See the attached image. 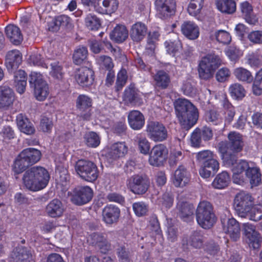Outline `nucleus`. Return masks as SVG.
Here are the masks:
<instances>
[{
    "label": "nucleus",
    "instance_id": "60",
    "mask_svg": "<svg viewBox=\"0 0 262 262\" xmlns=\"http://www.w3.org/2000/svg\"><path fill=\"white\" fill-rule=\"evenodd\" d=\"M50 66L51 67V70L50 74L51 76L58 80L61 79L63 75L62 66L57 61L51 63Z\"/></svg>",
    "mask_w": 262,
    "mask_h": 262
},
{
    "label": "nucleus",
    "instance_id": "59",
    "mask_svg": "<svg viewBox=\"0 0 262 262\" xmlns=\"http://www.w3.org/2000/svg\"><path fill=\"white\" fill-rule=\"evenodd\" d=\"M173 202V198L170 192L164 193L162 196L159 199L158 203L162 209L170 208Z\"/></svg>",
    "mask_w": 262,
    "mask_h": 262
},
{
    "label": "nucleus",
    "instance_id": "35",
    "mask_svg": "<svg viewBox=\"0 0 262 262\" xmlns=\"http://www.w3.org/2000/svg\"><path fill=\"white\" fill-rule=\"evenodd\" d=\"M183 244H186L194 248L200 249L203 244L204 238L203 235L199 232H193L185 239L183 241Z\"/></svg>",
    "mask_w": 262,
    "mask_h": 262
},
{
    "label": "nucleus",
    "instance_id": "55",
    "mask_svg": "<svg viewBox=\"0 0 262 262\" xmlns=\"http://www.w3.org/2000/svg\"><path fill=\"white\" fill-rule=\"evenodd\" d=\"M128 76L127 71L124 69H121L117 74V80L115 84V89L119 91L125 85Z\"/></svg>",
    "mask_w": 262,
    "mask_h": 262
},
{
    "label": "nucleus",
    "instance_id": "36",
    "mask_svg": "<svg viewBox=\"0 0 262 262\" xmlns=\"http://www.w3.org/2000/svg\"><path fill=\"white\" fill-rule=\"evenodd\" d=\"M216 5L217 9L222 13L232 14L236 10L234 0H216Z\"/></svg>",
    "mask_w": 262,
    "mask_h": 262
},
{
    "label": "nucleus",
    "instance_id": "47",
    "mask_svg": "<svg viewBox=\"0 0 262 262\" xmlns=\"http://www.w3.org/2000/svg\"><path fill=\"white\" fill-rule=\"evenodd\" d=\"M244 236L245 241L249 247L253 249H257L259 247L261 242V237L258 231L249 233Z\"/></svg>",
    "mask_w": 262,
    "mask_h": 262
},
{
    "label": "nucleus",
    "instance_id": "16",
    "mask_svg": "<svg viewBox=\"0 0 262 262\" xmlns=\"http://www.w3.org/2000/svg\"><path fill=\"white\" fill-rule=\"evenodd\" d=\"M75 79L80 85L89 86L94 81V72L86 67L80 68L75 75Z\"/></svg>",
    "mask_w": 262,
    "mask_h": 262
},
{
    "label": "nucleus",
    "instance_id": "56",
    "mask_svg": "<svg viewBox=\"0 0 262 262\" xmlns=\"http://www.w3.org/2000/svg\"><path fill=\"white\" fill-rule=\"evenodd\" d=\"M85 25L90 30H98L100 27L99 19L94 14H88L85 19Z\"/></svg>",
    "mask_w": 262,
    "mask_h": 262
},
{
    "label": "nucleus",
    "instance_id": "63",
    "mask_svg": "<svg viewBox=\"0 0 262 262\" xmlns=\"http://www.w3.org/2000/svg\"><path fill=\"white\" fill-rule=\"evenodd\" d=\"M181 90L186 96L193 97L196 94V90L190 81L184 82L181 87Z\"/></svg>",
    "mask_w": 262,
    "mask_h": 262
},
{
    "label": "nucleus",
    "instance_id": "1",
    "mask_svg": "<svg viewBox=\"0 0 262 262\" xmlns=\"http://www.w3.org/2000/svg\"><path fill=\"white\" fill-rule=\"evenodd\" d=\"M50 179V174L45 168L36 166L28 169L25 172L23 182L27 189L35 192L46 187Z\"/></svg>",
    "mask_w": 262,
    "mask_h": 262
},
{
    "label": "nucleus",
    "instance_id": "13",
    "mask_svg": "<svg viewBox=\"0 0 262 262\" xmlns=\"http://www.w3.org/2000/svg\"><path fill=\"white\" fill-rule=\"evenodd\" d=\"M224 232L228 234L231 240L237 241L241 237V227L239 223L234 218L223 221L221 219Z\"/></svg>",
    "mask_w": 262,
    "mask_h": 262
},
{
    "label": "nucleus",
    "instance_id": "29",
    "mask_svg": "<svg viewBox=\"0 0 262 262\" xmlns=\"http://www.w3.org/2000/svg\"><path fill=\"white\" fill-rule=\"evenodd\" d=\"M118 0H102L103 7L100 6L99 2L98 6H95V11L100 14L113 13L118 9Z\"/></svg>",
    "mask_w": 262,
    "mask_h": 262
},
{
    "label": "nucleus",
    "instance_id": "48",
    "mask_svg": "<svg viewBox=\"0 0 262 262\" xmlns=\"http://www.w3.org/2000/svg\"><path fill=\"white\" fill-rule=\"evenodd\" d=\"M88 51L86 47L79 46L74 51L73 58L74 62L76 64H80L87 58Z\"/></svg>",
    "mask_w": 262,
    "mask_h": 262
},
{
    "label": "nucleus",
    "instance_id": "27",
    "mask_svg": "<svg viewBox=\"0 0 262 262\" xmlns=\"http://www.w3.org/2000/svg\"><path fill=\"white\" fill-rule=\"evenodd\" d=\"M5 33L10 41L15 45H19L23 40V35L18 27L13 25L5 28Z\"/></svg>",
    "mask_w": 262,
    "mask_h": 262
},
{
    "label": "nucleus",
    "instance_id": "19",
    "mask_svg": "<svg viewBox=\"0 0 262 262\" xmlns=\"http://www.w3.org/2000/svg\"><path fill=\"white\" fill-rule=\"evenodd\" d=\"M12 257L16 262H29L32 258V252L30 247L18 246L15 248Z\"/></svg>",
    "mask_w": 262,
    "mask_h": 262
},
{
    "label": "nucleus",
    "instance_id": "53",
    "mask_svg": "<svg viewBox=\"0 0 262 262\" xmlns=\"http://www.w3.org/2000/svg\"><path fill=\"white\" fill-rule=\"evenodd\" d=\"M84 140L86 144L91 147H96L100 143L99 136L93 132L86 134L84 136Z\"/></svg>",
    "mask_w": 262,
    "mask_h": 262
},
{
    "label": "nucleus",
    "instance_id": "64",
    "mask_svg": "<svg viewBox=\"0 0 262 262\" xmlns=\"http://www.w3.org/2000/svg\"><path fill=\"white\" fill-rule=\"evenodd\" d=\"M249 219L254 221H258L262 218V205H257L252 207L249 213Z\"/></svg>",
    "mask_w": 262,
    "mask_h": 262
},
{
    "label": "nucleus",
    "instance_id": "37",
    "mask_svg": "<svg viewBox=\"0 0 262 262\" xmlns=\"http://www.w3.org/2000/svg\"><path fill=\"white\" fill-rule=\"evenodd\" d=\"M221 105L224 109L225 122L228 123H230L233 120L235 114L234 106L229 101L226 96L223 97L221 100Z\"/></svg>",
    "mask_w": 262,
    "mask_h": 262
},
{
    "label": "nucleus",
    "instance_id": "10",
    "mask_svg": "<svg viewBox=\"0 0 262 262\" xmlns=\"http://www.w3.org/2000/svg\"><path fill=\"white\" fill-rule=\"evenodd\" d=\"M149 180L146 177L134 175L127 180V185L136 194H143L149 186Z\"/></svg>",
    "mask_w": 262,
    "mask_h": 262
},
{
    "label": "nucleus",
    "instance_id": "34",
    "mask_svg": "<svg viewBox=\"0 0 262 262\" xmlns=\"http://www.w3.org/2000/svg\"><path fill=\"white\" fill-rule=\"evenodd\" d=\"M241 10L248 24L255 25L257 23V19L253 14L252 7L248 2H244L241 4Z\"/></svg>",
    "mask_w": 262,
    "mask_h": 262
},
{
    "label": "nucleus",
    "instance_id": "31",
    "mask_svg": "<svg viewBox=\"0 0 262 262\" xmlns=\"http://www.w3.org/2000/svg\"><path fill=\"white\" fill-rule=\"evenodd\" d=\"M17 124L20 132L27 134L31 135L35 132V128L32 124L22 114L16 117Z\"/></svg>",
    "mask_w": 262,
    "mask_h": 262
},
{
    "label": "nucleus",
    "instance_id": "62",
    "mask_svg": "<svg viewBox=\"0 0 262 262\" xmlns=\"http://www.w3.org/2000/svg\"><path fill=\"white\" fill-rule=\"evenodd\" d=\"M133 209L136 215L142 216L146 214L148 211V206L142 202H138L133 204Z\"/></svg>",
    "mask_w": 262,
    "mask_h": 262
},
{
    "label": "nucleus",
    "instance_id": "42",
    "mask_svg": "<svg viewBox=\"0 0 262 262\" xmlns=\"http://www.w3.org/2000/svg\"><path fill=\"white\" fill-rule=\"evenodd\" d=\"M230 182L229 175L226 171L218 174L212 183V186L216 189H223L227 187Z\"/></svg>",
    "mask_w": 262,
    "mask_h": 262
},
{
    "label": "nucleus",
    "instance_id": "25",
    "mask_svg": "<svg viewBox=\"0 0 262 262\" xmlns=\"http://www.w3.org/2000/svg\"><path fill=\"white\" fill-rule=\"evenodd\" d=\"M245 175L248 179L251 187L257 186L261 182L260 169L255 166V164L253 162L251 163L249 168H248Z\"/></svg>",
    "mask_w": 262,
    "mask_h": 262
},
{
    "label": "nucleus",
    "instance_id": "9",
    "mask_svg": "<svg viewBox=\"0 0 262 262\" xmlns=\"http://www.w3.org/2000/svg\"><path fill=\"white\" fill-rule=\"evenodd\" d=\"M155 5L157 15L161 19H166L175 13L176 3L174 0H156Z\"/></svg>",
    "mask_w": 262,
    "mask_h": 262
},
{
    "label": "nucleus",
    "instance_id": "18",
    "mask_svg": "<svg viewBox=\"0 0 262 262\" xmlns=\"http://www.w3.org/2000/svg\"><path fill=\"white\" fill-rule=\"evenodd\" d=\"M88 241L90 244L97 246L102 253H105L111 249L105 234L93 233L89 236Z\"/></svg>",
    "mask_w": 262,
    "mask_h": 262
},
{
    "label": "nucleus",
    "instance_id": "11",
    "mask_svg": "<svg viewBox=\"0 0 262 262\" xmlns=\"http://www.w3.org/2000/svg\"><path fill=\"white\" fill-rule=\"evenodd\" d=\"M93 100L92 98L85 95H80L76 99V108L79 112V116L83 120H89L92 113Z\"/></svg>",
    "mask_w": 262,
    "mask_h": 262
},
{
    "label": "nucleus",
    "instance_id": "39",
    "mask_svg": "<svg viewBox=\"0 0 262 262\" xmlns=\"http://www.w3.org/2000/svg\"><path fill=\"white\" fill-rule=\"evenodd\" d=\"M233 74L238 81L242 82L251 83L253 80V77L251 72L243 67L235 68Z\"/></svg>",
    "mask_w": 262,
    "mask_h": 262
},
{
    "label": "nucleus",
    "instance_id": "28",
    "mask_svg": "<svg viewBox=\"0 0 262 262\" xmlns=\"http://www.w3.org/2000/svg\"><path fill=\"white\" fill-rule=\"evenodd\" d=\"M128 36L126 27L123 25H117L110 33V38L114 41L121 43L125 41Z\"/></svg>",
    "mask_w": 262,
    "mask_h": 262
},
{
    "label": "nucleus",
    "instance_id": "45",
    "mask_svg": "<svg viewBox=\"0 0 262 262\" xmlns=\"http://www.w3.org/2000/svg\"><path fill=\"white\" fill-rule=\"evenodd\" d=\"M204 0H190L187 7L189 14L192 16H196L200 14L203 7Z\"/></svg>",
    "mask_w": 262,
    "mask_h": 262
},
{
    "label": "nucleus",
    "instance_id": "17",
    "mask_svg": "<svg viewBox=\"0 0 262 262\" xmlns=\"http://www.w3.org/2000/svg\"><path fill=\"white\" fill-rule=\"evenodd\" d=\"M120 215V209L113 205L106 206L102 211L103 220L106 224L109 225L116 223Z\"/></svg>",
    "mask_w": 262,
    "mask_h": 262
},
{
    "label": "nucleus",
    "instance_id": "23",
    "mask_svg": "<svg viewBox=\"0 0 262 262\" xmlns=\"http://www.w3.org/2000/svg\"><path fill=\"white\" fill-rule=\"evenodd\" d=\"M183 34L189 39L194 40L198 38L200 34L199 28L196 24L191 21H186L181 25Z\"/></svg>",
    "mask_w": 262,
    "mask_h": 262
},
{
    "label": "nucleus",
    "instance_id": "44",
    "mask_svg": "<svg viewBox=\"0 0 262 262\" xmlns=\"http://www.w3.org/2000/svg\"><path fill=\"white\" fill-rule=\"evenodd\" d=\"M134 140L138 145L141 153L144 155H147L149 153L150 144L145 136L139 134L135 137Z\"/></svg>",
    "mask_w": 262,
    "mask_h": 262
},
{
    "label": "nucleus",
    "instance_id": "4",
    "mask_svg": "<svg viewBox=\"0 0 262 262\" xmlns=\"http://www.w3.org/2000/svg\"><path fill=\"white\" fill-rule=\"evenodd\" d=\"M198 224L204 229H209L216 222L213 208L211 203L206 201L199 203L195 212Z\"/></svg>",
    "mask_w": 262,
    "mask_h": 262
},
{
    "label": "nucleus",
    "instance_id": "33",
    "mask_svg": "<svg viewBox=\"0 0 262 262\" xmlns=\"http://www.w3.org/2000/svg\"><path fill=\"white\" fill-rule=\"evenodd\" d=\"M127 152V147L124 142H118L114 144L108 153V157L115 160L125 155Z\"/></svg>",
    "mask_w": 262,
    "mask_h": 262
},
{
    "label": "nucleus",
    "instance_id": "5",
    "mask_svg": "<svg viewBox=\"0 0 262 262\" xmlns=\"http://www.w3.org/2000/svg\"><path fill=\"white\" fill-rule=\"evenodd\" d=\"M222 63L221 58L214 54H209L203 57L199 62L198 73L199 77L207 80L213 76V73Z\"/></svg>",
    "mask_w": 262,
    "mask_h": 262
},
{
    "label": "nucleus",
    "instance_id": "32",
    "mask_svg": "<svg viewBox=\"0 0 262 262\" xmlns=\"http://www.w3.org/2000/svg\"><path fill=\"white\" fill-rule=\"evenodd\" d=\"M14 99V94L11 89L7 86L0 87V107L9 106Z\"/></svg>",
    "mask_w": 262,
    "mask_h": 262
},
{
    "label": "nucleus",
    "instance_id": "40",
    "mask_svg": "<svg viewBox=\"0 0 262 262\" xmlns=\"http://www.w3.org/2000/svg\"><path fill=\"white\" fill-rule=\"evenodd\" d=\"M154 80L158 87L166 89L170 82V78L168 73L163 70L158 71L154 76Z\"/></svg>",
    "mask_w": 262,
    "mask_h": 262
},
{
    "label": "nucleus",
    "instance_id": "22",
    "mask_svg": "<svg viewBox=\"0 0 262 262\" xmlns=\"http://www.w3.org/2000/svg\"><path fill=\"white\" fill-rule=\"evenodd\" d=\"M128 122L132 129L139 130L143 127L145 124V118L140 111L133 110L128 113Z\"/></svg>",
    "mask_w": 262,
    "mask_h": 262
},
{
    "label": "nucleus",
    "instance_id": "24",
    "mask_svg": "<svg viewBox=\"0 0 262 262\" xmlns=\"http://www.w3.org/2000/svg\"><path fill=\"white\" fill-rule=\"evenodd\" d=\"M21 62V55L19 51L13 50L8 52L6 56L5 64L8 70L18 68Z\"/></svg>",
    "mask_w": 262,
    "mask_h": 262
},
{
    "label": "nucleus",
    "instance_id": "61",
    "mask_svg": "<svg viewBox=\"0 0 262 262\" xmlns=\"http://www.w3.org/2000/svg\"><path fill=\"white\" fill-rule=\"evenodd\" d=\"M29 62L33 66L40 67L47 69L49 64L48 60H44L42 59L39 54H33L30 56Z\"/></svg>",
    "mask_w": 262,
    "mask_h": 262
},
{
    "label": "nucleus",
    "instance_id": "21",
    "mask_svg": "<svg viewBox=\"0 0 262 262\" xmlns=\"http://www.w3.org/2000/svg\"><path fill=\"white\" fill-rule=\"evenodd\" d=\"M190 178L188 172L183 166H180L175 171L173 183L175 186L183 187L188 184Z\"/></svg>",
    "mask_w": 262,
    "mask_h": 262
},
{
    "label": "nucleus",
    "instance_id": "52",
    "mask_svg": "<svg viewBox=\"0 0 262 262\" xmlns=\"http://www.w3.org/2000/svg\"><path fill=\"white\" fill-rule=\"evenodd\" d=\"M252 92L255 95L259 96L262 94V69L256 74L253 80Z\"/></svg>",
    "mask_w": 262,
    "mask_h": 262
},
{
    "label": "nucleus",
    "instance_id": "26",
    "mask_svg": "<svg viewBox=\"0 0 262 262\" xmlns=\"http://www.w3.org/2000/svg\"><path fill=\"white\" fill-rule=\"evenodd\" d=\"M146 32L147 28L145 24L137 22L132 26L130 36L133 41L139 42L144 38Z\"/></svg>",
    "mask_w": 262,
    "mask_h": 262
},
{
    "label": "nucleus",
    "instance_id": "54",
    "mask_svg": "<svg viewBox=\"0 0 262 262\" xmlns=\"http://www.w3.org/2000/svg\"><path fill=\"white\" fill-rule=\"evenodd\" d=\"M212 39L215 38L216 40L223 44L229 43L231 40V37L229 33L224 30H219L211 35Z\"/></svg>",
    "mask_w": 262,
    "mask_h": 262
},
{
    "label": "nucleus",
    "instance_id": "8",
    "mask_svg": "<svg viewBox=\"0 0 262 262\" xmlns=\"http://www.w3.org/2000/svg\"><path fill=\"white\" fill-rule=\"evenodd\" d=\"M148 137L155 142H161L168 138V131L165 125L158 121H148L146 126Z\"/></svg>",
    "mask_w": 262,
    "mask_h": 262
},
{
    "label": "nucleus",
    "instance_id": "38",
    "mask_svg": "<svg viewBox=\"0 0 262 262\" xmlns=\"http://www.w3.org/2000/svg\"><path fill=\"white\" fill-rule=\"evenodd\" d=\"M30 165L39 161L41 158L40 151L33 148H28L24 149L21 152Z\"/></svg>",
    "mask_w": 262,
    "mask_h": 262
},
{
    "label": "nucleus",
    "instance_id": "30",
    "mask_svg": "<svg viewBox=\"0 0 262 262\" xmlns=\"http://www.w3.org/2000/svg\"><path fill=\"white\" fill-rule=\"evenodd\" d=\"M229 140V147L233 152H238L243 147L242 136L236 132H230L228 136Z\"/></svg>",
    "mask_w": 262,
    "mask_h": 262
},
{
    "label": "nucleus",
    "instance_id": "49",
    "mask_svg": "<svg viewBox=\"0 0 262 262\" xmlns=\"http://www.w3.org/2000/svg\"><path fill=\"white\" fill-rule=\"evenodd\" d=\"M229 90L231 96L235 99H242L245 96L246 91L239 83H235L231 85Z\"/></svg>",
    "mask_w": 262,
    "mask_h": 262
},
{
    "label": "nucleus",
    "instance_id": "41",
    "mask_svg": "<svg viewBox=\"0 0 262 262\" xmlns=\"http://www.w3.org/2000/svg\"><path fill=\"white\" fill-rule=\"evenodd\" d=\"M27 76L25 72L23 70H18L14 75V81L17 91L19 94H23L27 85Z\"/></svg>",
    "mask_w": 262,
    "mask_h": 262
},
{
    "label": "nucleus",
    "instance_id": "3",
    "mask_svg": "<svg viewBox=\"0 0 262 262\" xmlns=\"http://www.w3.org/2000/svg\"><path fill=\"white\" fill-rule=\"evenodd\" d=\"M196 158L200 164L199 173L203 178L214 175L219 169L220 164L212 151L205 150L197 153Z\"/></svg>",
    "mask_w": 262,
    "mask_h": 262
},
{
    "label": "nucleus",
    "instance_id": "58",
    "mask_svg": "<svg viewBox=\"0 0 262 262\" xmlns=\"http://www.w3.org/2000/svg\"><path fill=\"white\" fill-rule=\"evenodd\" d=\"M206 119L213 125H219L223 123V119L217 112L211 110L206 113Z\"/></svg>",
    "mask_w": 262,
    "mask_h": 262
},
{
    "label": "nucleus",
    "instance_id": "2",
    "mask_svg": "<svg viewBox=\"0 0 262 262\" xmlns=\"http://www.w3.org/2000/svg\"><path fill=\"white\" fill-rule=\"evenodd\" d=\"M177 117L183 128L186 130L191 128L199 117L197 108L188 100L179 98L174 102Z\"/></svg>",
    "mask_w": 262,
    "mask_h": 262
},
{
    "label": "nucleus",
    "instance_id": "50",
    "mask_svg": "<svg viewBox=\"0 0 262 262\" xmlns=\"http://www.w3.org/2000/svg\"><path fill=\"white\" fill-rule=\"evenodd\" d=\"M34 88V95L39 101H43L49 94V88L47 83L37 84Z\"/></svg>",
    "mask_w": 262,
    "mask_h": 262
},
{
    "label": "nucleus",
    "instance_id": "15",
    "mask_svg": "<svg viewBox=\"0 0 262 262\" xmlns=\"http://www.w3.org/2000/svg\"><path fill=\"white\" fill-rule=\"evenodd\" d=\"M252 162H247L245 160H241L236 163L232 167L233 172V182L237 184L242 185L245 182V177L243 172H246L248 168Z\"/></svg>",
    "mask_w": 262,
    "mask_h": 262
},
{
    "label": "nucleus",
    "instance_id": "51",
    "mask_svg": "<svg viewBox=\"0 0 262 262\" xmlns=\"http://www.w3.org/2000/svg\"><path fill=\"white\" fill-rule=\"evenodd\" d=\"M246 59L248 64L252 68H257L262 64V55L257 52L249 53Z\"/></svg>",
    "mask_w": 262,
    "mask_h": 262
},
{
    "label": "nucleus",
    "instance_id": "46",
    "mask_svg": "<svg viewBox=\"0 0 262 262\" xmlns=\"http://www.w3.org/2000/svg\"><path fill=\"white\" fill-rule=\"evenodd\" d=\"M30 165L25 158L20 153L14 162L13 169L16 173H20Z\"/></svg>",
    "mask_w": 262,
    "mask_h": 262
},
{
    "label": "nucleus",
    "instance_id": "57",
    "mask_svg": "<svg viewBox=\"0 0 262 262\" xmlns=\"http://www.w3.org/2000/svg\"><path fill=\"white\" fill-rule=\"evenodd\" d=\"M96 62L101 67L105 68L108 71H112L114 66L112 59L105 55L98 56L96 58Z\"/></svg>",
    "mask_w": 262,
    "mask_h": 262
},
{
    "label": "nucleus",
    "instance_id": "12",
    "mask_svg": "<svg viewBox=\"0 0 262 262\" xmlns=\"http://www.w3.org/2000/svg\"><path fill=\"white\" fill-rule=\"evenodd\" d=\"M167 155L168 149L166 146L162 144L156 145L151 150L149 162L152 166H159L165 161Z\"/></svg>",
    "mask_w": 262,
    "mask_h": 262
},
{
    "label": "nucleus",
    "instance_id": "20",
    "mask_svg": "<svg viewBox=\"0 0 262 262\" xmlns=\"http://www.w3.org/2000/svg\"><path fill=\"white\" fill-rule=\"evenodd\" d=\"M64 211V207L62 202L58 199L51 201L46 207L47 214L52 218L61 216Z\"/></svg>",
    "mask_w": 262,
    "mask_h": 262
},
{
    "label": "nucleus",
    "instance_id": "6",
    "mask_svg": "<svg viewBox=\"0 0 262 262\" xmlns=\"http://www.w3.org/2000/svg\"><path fill=\"white\" fill-rule=\"evenodd\" d=\"M74 168L75 172L81 179L89 182L95 181L99 176L97 165L89 160H79L75 164Z\"/></svg>",
    "mask_w": 262,
    "mask_h": 262
},
{
    "label": "nucleus",
    "instance_id": "43",
    "mask_svg": "<svg viewBox=\"0 0 262 262\" xmlns=\"http://www.w3.org/2000/svg\"><path fill=\"white\" fill-rule=\"evenodd\" d=\"M177 208L178 210V214L181 218L184 221L191 217L193 214V208L191 205L186 202L179 201Z\"/></svg>",
    "mask_w": 262,
    "mask_h": 262
},
{
    "label": "nucleus",
    "instance_id": "7",
    "mask_svg": "<svg viewBox=\"0 0 262 262\" xmlns=\"http://www.w3.org/2000/svg\"><path fill=\"white\" fill-rule=\"evenodd\" d=\"M233 206L238 216L246 217L253 206L252 198L248 193L239 192L234 198Z\"/></svg>",
    "mask_w": 262,
    "mask_h": 262
},
{
    "label": "nucleus",
    "instance_id": "14",
    "mask_svg": "<svg viewBox=\"0 0 262 262\" xmlns=\"http://www.w3.org/2000/svg\"><path fill=\"white\" fill-rule=\"evenodd\" d=\"M93 195V190L89 186H81L75 188L72 197V202L81 205L90 202Z\"/></svg>",
    "mask_w": 262,
    "mask_h": 262
}]
</instances>
